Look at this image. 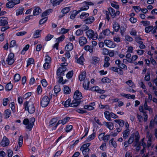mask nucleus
Here are the masks:
<instances>
[{"label": "nucleus", "instance_id": "e433bc0d", "mask_svg": "<svg viewBox=\"0 0 157 157\" xmlns=\"http://www.w3.org/2000/svg\"><path fill=\"white\" fill-rule=\"evenodd\" d=\"M21 78L20 75L18 74H16L15 75L14 77V80L15 82H17Z\"/></svg>", "mask_w": 157, "mask_h": 157}, {"label": "nucleus", "instance_id": "864d4df0", "mask_svg": "<svg viewBox=\"0 0 157 157\" xmlns=\"http://www.w3.org/2000/svg\"><path fill=\"white\" fill-rule=\"evenodd\" d=\"M82 151V154L84 155H88L89 153L90 149L89 148H87L85 149H83L81 150Z\"/></svg>", "mask_w": 157, "mask_h": 157}, {"label": "nucleus", "instance_id": "c9c22d12", "mask_svg": "<svg viewBox=\"0 0 157 157\" xmlns=\"http://www.w3.org/2000/svg\"><path fill=\"white\" fill-rule=\"evenodd\" d=\"M90 84V82L88 81L87 83H86V81H85L84 82L83 84V86L84 88V89L86 90H88L89 86Z\"/></svg>", "mask_w": 157, "mask_h": 157}, {"label": "nucleus", "instance_id": "37998d69", "mask_svg": "<svg viewBox=\"0 0 157 157\" xmlns=\"http://www.w3.org/2000/svg\"><path fill=\"white\" fill-rule=\"evenodd\" d=\"M144 138L142 139L141 140L140 143H139V144L140 146H142L144 148H145L147 146L146 144L144 142Z\"/></svg>", "mask_w": 157, "mask_h": 157}, {"label": "nucleus", "instance_id": "79ce46f5", "mask_svg": "<svg viewBox=\"0 0 157 157\" xmlns=\"http://www.w3.org/2000/svg\"><path fill=\"white\" fill-rule=\"evenodd\" d=\"M29 47V44H27L21 51V54L24 55L25 53V51L28 49Z\"/></svg>", "mask_w": 157, "mask_h": 157}, {"label": "nucleus", "instance_id": "6e6552de", "mask_svg": "<svg viewBox=\"0 0 157 157\" xmlns=\"http://www.w3.org/2000/svg\"><path fill=\"white\" fill-rule=\"evenodd\" d=\"M71 118L69 117H66L64 118L62 120H59V121L57 123L56 125L53 127V129H55L57 126L60 124L62 123L63 124H66L68 121Z\"/></svg>", "mask_w": 157, "mask_h": 157}, {"label": "nucleus", "instance_id": "c03bdc74", "mask_svg": "<svg viewBox=\"0 0 157 157\" xmlns=\"http://www.w3.org/2000/svg\"><path fill=\"white\" fill-rule=\"evenodd\" d=\"M11 114V111L9 109H6L5 111V117L6 118L9 117Z\"/></svg>", "mask_w": 157, "mask_h": 157}, {"label": "nucleus", "instance_id": "8fccbe9b", "mask_svg": "<svg viewBox=\"0 0 157 157\" xmlns=\"http://www.w3.org/2000/svg\"><path fill=\"white\" fill-rule=\"evenodd\" d=\"M95 136V133H93L91 135L89 136V137L87 138V140L88 141H90L91 140L93 139Z\"/></svg>", "mask_w": 157, "mask_h": 157}, {"label": "nucleus", "instance_id": "7ed1b4c3", "mask_svg": "<svg viewBox=\"0 0 157 157\" xmlns=\"http://www.w3.org/2000/svg\"><path fill=\"white\" fill-rule=\"evenodd\" d=\"M25 110L28 111L30 114L33 113L35 111L34 105L32 102L25 101L24 103Z\"/></svg>", "mask_w": 157, "mask_h": 157}, {"label": "nucleus", "instance_id": "a18cd8bd", "mask_svg": "<svg viewBox=\"0 0 157 157\" xmlns=\"http://www.w3.org/2000/svg\"><path fill=\"white\" fill-rule=\"evenodd\" d=\"M101 81L103 83H109L111 82V80L107 77H105L102 79Z\"/></svg>", "mask_w": 157, "mask_h": 157}, {"label": "nucleus", "instance_id": "f704fd0d", "mask_svg": "<svg viewBox=\"0 0 157 157\" xmlns=\"http://www.w3.org/2000/svg\"><path fill=\"white\" fill-rule=\"evenodd\" d=\"M69 30V29H67L64 28H62L61 29V31L59 33V34H65L67 33Z\"/></svg>", "mask_w": 157, "mask_h": 157}, {"label": "nucleus", "instance_id": "412c9836", "mask_svg": "<svg viewBox=\"0 0 157 157\" xmlns=\"http://www.w3.org/2000/svg\"><path fill=\"white\" fill-rule=\"evenodd\" d=\"M108 10L111 16L113 18L116 16V12L115 10L111 7L109 8Z\"/></svg>", "mask_w": 157, "mask_h": 157}, {"label": "nucleus", "instance_id": "0e129e2a", "mask_svg": "<svg viewBox=\"0 0 157 157\" xmlns=\"http://www.w3.org/2000/svg\"><path fill=\"white\" fill-rule=\"evenodd\" d=\"M72 128V126L71 125H68L67 126L66 128V132H70Z\"/></svg>", "mask_w": 157, "mask_h": 157}, {"label": "nucleus", "instance_id": "9d476101", "mask_svg": "<svg viewBox=\"0 0 157 157\" xmlns=\"http://www.w3.org/2000/svg\"><path fill=\"white\" fill-rule=\"evenodd\" d=\"M104 43L109 48H114L116 47V44L113 41L109 40H105Z\"/></svg>", "mask_w": 157, "mask_h": 157}, {"label": "nucleus", "instance_id": "a19ab883", "mask_svg": "<svg viewBox=\"0 0 157 157\" xmlns=\"http://www.w3.org/2000/svg\"><path fill=\"white\" fill-rule=\"evenodd\" d=\"M89 15L88 13L85 12L82 13L80 16V18L82 19H84L88 17Z\"/></svg>", "mask_w": 157, "mask_h": 157}, {"label": "nucleus", "instance_id": "20e7f679", "mask_svg": "<svg viewBox=\"0 0 157 157\" xmlns=\"http://www.w3.org/2000/svg\"><path fill=\"white\" fill-rule=\"evenodd\" d=\"M135 139V142L136 143V145L137 144L140 139V136L138 132L135 133H133L131 135L128 141V144L132 143L134 141V139Z\"/></svg>", "mask_w": 157, "mask_h": 157}, {"label": "nucleus", "instance_id": "bf43d9fd", "mask_svg": "<svg viewBox=\"0 0 157 157\" xmlns=\"http://www.w3.org/2000/svg\"><path fill=\"white\" fill-rule=\"evenodd\" d=\"M47 18L46 17H44L41 19L40 20L39 22V24L40 25L43 24L45 22L47 21Z\"/></svg>", "mask_w": 157, "mask_h": 157}, {"label": "nucleus", "instance_id": "13d9d810", "mask_svg": "<svg viewBox=\"0 0 157 157\" xmlns=\"http://www.w3.org/2000/svg\"><path fill=\"white\" fill-rule=\"evenodd\" d=\"M103 33L104 35L108 36L110 34V32L109 29H107L104 30L103 31Z\"/></svg>", "mask_w": 157, "mask_h": 157}, {"label": "nucleus", "instance_id": "393cba45", "mask_svg": "<svg viewBox=\"0 0 157 157\" xmlns=\"http://www.w3.org/2000/svg\"><path fill=\"white\" fill-rule=\"evenodd\" d=\"M7 1L9 2L6 4V6L7 8H11L15 6L11 0H7Z\"/></svg>", "mask_w": 157, "mask_h": 157}, {"label": "nucleus", "instance_id": "338daca9", "mask_svg": "<svg viewBox=\"0 0 157 157\" xmlns=\"http://www.w3.org/2000/svg\"><path fill=\"white\" fill-rule=\"evenodd\" d=\"M109 53L108 50L106 48L103 49L102 54L104 55H107Z\"/></svg>", "mask_w": 157, "mask_h": 157}, {"label": "nucleus", "instance_id": "680f3d73", "mask_svg": "<svg viewBox=\"0 0 157 157\" xmlns=\"http://www.w3.org/2000/svg\"><path fill=\"white\" fill-rule=\"evenodd\" d=\"M53 37V35L48 34L46 36L45 38V40L46 41H49Z\"/></svg>", "mask_w": 157, "mask_h": 157}, {"label": "nucleus", "instance_id": "0eeeda50", "mask_svg": "<svg viewBox=\"0 0 157 157\" xmlns=\"http://www.w3.org/2000/svg\"><path fill=\"white\" fill-rule=\"evenodd\" d=\"M14 54L13 53H10L8 55V57L6 60V62L9 65H12L14 62L13 59Z\"/></svg>", "mask_w": 157, "mask_h": 157}, {"label": "nucleus", "instance_id": "052dcab7", "mask_svg": "<svg viewBox=\"0 0 157 157\" xmlns=\"http://www.w3.org/2000/svg\"><path fill=\"white\" fill-rule=\"evenodd\" d=\"M109 142L115 148L117 147V143L115 141H113V138L111 139L109 141Z\"/></svg>", "mask_w": 157, "mask_h": 157}, {"label": "nucleus", "instance_id": "423d86ee", "mask_svg": "<svg viewBox=\"0 0 157 157\" xmlns=\"http://www.w3.org/2000/svg\"><path fill=\"white\" fill-rule=\"evenodd\" d=\"M49 101V98L48 96L45 95L41 98L40 101L41 106L43 107H45L48 105Z\"/></svg>", "mask_w": 157, "mask_h": 157}, {"label": "nucleus", "instance_id": "6ab92c4d", "mask_svg": "<svg viewBox=\"0 0 157 157\" xmlns=\"http://www.w3.org/2000/svg\"><path fill=\"white\" fill-rule=\"evenodd\" d=\"M41 9L38 7H35V9L33 11V14L34 15H37L41 12Z\"/></svg>", "mask_w": 157, "mask_h": 157}, {"label": "nucleus", "instance_id": "f257e3e1", "mask_svg": "<svg viewBox=\"0 0 157 157\" xmlns=\"http://www.w3.org/2000/svg\"><path fill=\"white\" fill-rule=\"evenodd\" d=\"M73 98L74 99L72 101L73 103L71 105L72 107H76L80 103V100L82 98V93L77 90L75 92Z\"/></svg>", "mask_w": 157, "mask_h": 157}, {"label": "nucleus", "instance_id": "de8ad7c7", "mask_svg": "<svg viewBox=\"0 0 157 157\" xmlns=\"http://www.w3.org/2000/svg\"><path fill=\"white\" fill-rule=\"evenodd\" d=\"M84 60V59L83 56H81L77 60V62L81 64H82L83 63V61Z\"/></svg>", "mask_w": 157, "mask_h": 157}, {"label": "nucleus", "instance_id": "4d7b16f0", "mask_svg": "<svg viewBox=\"0 0 157 157\" xmlns=\"http://www.w3.org/2000/svg\"><path fill=\"white\" fill-rule=\"evenodd\" d=\"M34 62V59L32 58H30L29 59L27 67H28L30 65L33 64Z\"/></svg>", "mask_w": 157, "mask_h": 157}, {"label": "nucleus", "instance_id": "72a5a7b5", "mask_svg": "<svg viewBox=\"0 0 157 157\" xmlns=\"http://www.w3.org/2000/svg\"><path fill=\"white\" fill-rule=\"evenodd\" d=\"M152 134L149 133V132H147L146 139L148 140H152Z\"/></svg>", "mask_w": 157, "mask_h": 157}, {"label": "nucleus", "instance_id": "a211bd4d", "mask_svg": "<svg viewBox=\"0 0 157 157\" xmlns=\"http://www.w3.org/2000/svg\"><path fill=\"white\" fill-rule=\"evenodd\" d=\"M86 73L85 71L82 72L80 75L79 77L80 81H82L84 80L86 77Z\"/></svg>", "mask_w": 157, "mask_h": 157}, {"label": "nucleus", "instance_id": "c756f323", "mask_svg": "<svg viewBox=\"0 0 157 157\" xmlns=\"http://www.w3.org/2000/svg\"><path fill=\"white\" fill-rule=\"evenodd\" d=\"M90 143H88L87 144H83L80 148V150H82L83 149L85 150L87 148H89L88 147L90 146Z\"/></svg>", "mask_w": 157, "mask_h": 157}, {"label": "nucleus", "instance_id": "b1692460", "mask_svg": "<svg viewBox=\"0 0 157 157\" xmlns=\"http://www.w3.org/2000/svg\"><path fill=\"white\" fill-rule=\"evenodd\" d=\"M92 63L94 64H96L98 63L100 59L97 57L94 56L92 57Z\"/></svg>", "mask_w": 157, "mask_h": 157}, {"label": "nucleus", "instance_id": "bb28decb", "mask_svg": "<svg viewBox=\"0 0 157 157\" xmlns=\"http://www.w3.org/2000/svg\"><path fill=\"white\" fill-rule=\"evenodd\" d=\"M71 100V99H68L65 102L64 104V106L65 107H68L69 106L72 107L71 105V104H72L73 102L70 103Z\"/></svg>", "mask_w": 157, "mask_h": 157}, {"label": "nucleus", "instance_id": "473e14b6", "mask_svg": "<svg viewBox=\"0 0 157 157\" xmlns=\"http://www.w3.org/2000/svg\"><path fill=\"white\" fill-rule=\"evenodd\" d=\"M13 87V85L11 82L8 83L6 86L5 89L6 90H11Z\"/></svg>", "mask_w": 157, "mask_h": 157}, {"label": "nucleus", "instance_id": "603ef678", "mask_svg": "<svg viewBox=\"0 0 157 157\" xmlns=\"http://www.w3.org/2000/svg\"><path fill=\"white\" fill-rule=\"evenodd\" d=\"M123 63H127L126 62H128L130 63H132V59L131 58H127V59H123Z\"/></svg>", "mask_w": 157, "mask_h": 157}, {"label": "nucleus", "instance_id": "774afa93", "mask_svg": "<svg viewBox=\"0 0 157 157\" xmlns=\"http://www.w3.org/2000/svg\"><path fill=\"white\" fill-rule=\"evenodd\" d=\"M16 42L15 40H12L11 41L10 45V47H14L16 44Z\"/></svg>", "mask_w": 157, "mask_h": 157}, {"label": "nucleus", "instance_id": "2eb2a0df", "mask_svg": "<svg viewBox=\"0 0 157 157\" xmlns=\"http://www.w3.org/2000/svg\"><path fill=\"white\" fill-rule=\"evenodd\" d=\"M130 133V130L129 129H126L122 132L123 137V139H126L128 137Z\"/></svg>", "mask_w": 157, "mask_h": 157}, {"label": "nucleus", "instance_id": "aec40b11", "mask_svg": "<svg viewBox=\"0 0 157 157\" xmlns=\"http://www.w3.org/2000/svg\"><path fill=\"white\" fill-rule=\"evenodd\" d=\"M73 48V44L70 42H69L66 46L65 49L67 51H71Z\"/></svg>", "mask_w": 157, "mask_h": 157}, {"label": "nucleus", "instance_id": "9b49d317", "mask_svg": "<svg viewBox=\"0 0 157 157\" xmlns=\"http://www.w3.org/2000/svg\"><path fill=\"white\" fill-rule=\"evenodd\" d=\"M79 42L80 46H83L87 43V39L85 37L82 36L79 37Z\"/></svg>", "mask_w": 157, "mask_h": 157}, {"label": "nucleus", "instance_id": "f8f14e48", "mask_svg": "<svg viewBox=\"0 0 157 157\" xmlns=\"http://www.w3.org/2000/svg\"><path fill=\"white\" fill-rule=\"evenodd\" d=\"M7 18L6 17H0V26H4L8 24Z\"/></svg>", "mask_w": 157, "mask_h": 157}, {"label": "nucleus", "instance_id": "f03ea898", "mask_svg": "<svg viewBox=\"0 0 157 157\" xmlns=\"http://www.w3.org/2000/svg\"><path fill=\"white\" fill-rule=\"evenodd\" d=\"M35 121V119L33 117H31L29 120L28 118H25L24 120L23 123L24 124L27 125L26 128L30 131L33 126Z\"/></svg>", "mask_w": 157, "mask_h": 157}, {"label": "nucleus", "instance_id": "5fc2aeb1", "mask_svg": "<svg viewBox=\"0 0 157 157\" xmlns=\"http://www.w3.org/2000/svg\"><path fill=\"white\" fill-rule=\"evenodd\" d=\"M56 121V119L55 118L52 119L49 122V126L52 127L54 125Z\"/></svg>", "mask_w": 157, "mask_h": 157}, {"label": "nucleus", "instance_id": "58836bf2", "mask_svg": "<svg viewBox=\"0 0 157 157\" xmlns=\"http://www.w3.org/2000/svg\"><path fill=\"white\" fill-rule=\"evenodd\" d=\"M136 42L139 44V47L140 49H144L145 48V46L143 44V43L142 41H138V40H137Z\"/></svg>", "mask_w": 157, "mask_h": 157}, {"label": "nucleus", "instance_id": "dca6fc26", "mask_svg": "<svg viewBox=\"0 0 157 157\" xmlns=\"http://www.w3.org/2000/svg\"><path fill=\"white\" fill-rule=\"evenodd\" d=\"M84 49L86 52H89L90 53H92L93 52V46H90L89 45H86L84 47Z\"/></svg>", "mask_w": 157, "mask_h": 157}, {"label": "nucleus", "instance_id": "69168bd1", "mask_svg": "<svg viewBox=\"0 0 157 157\" xmlns=\"http://www.w3.org/2000/svg\"><path fill=\"white\" fill-rule=\"evenodd\" d=\"M65 36L64 35H62L60 37L56 39V41L57 42H59L60 41H62L64 39Z\"/></svg>", "mask_w": 157, "mask_h": 157}, {"label": "nucleus", "instance_id": "6e6d98bb", "mask_svg": "<svg viewBox=\"0 0 157 157\" xmlns=\"http://www.w3.org/2000/svg\"><path fill=\"white\" fill-rule=\"evenodd\" d=\"M76 35L77 36H79L83 34V32L82 29L77 30L75 32Z\"/></svg>", "mask_w": 157, "mask_h": 157}, {"label": "nucleus", "instance_id": "e2e57ef3", "mask_svg": "<svg viewBox=\"0 0 157 157\" xmlns=\"http://www.w3.org/2000/svg\"><path fill=\"white\" fill-rule=\"evenodd\" d=\"M73 73L72 71H69L66 75L67 78L68 79L71 78L73 76Z\"/></svg>", "mask_w": 157, "mask_h": 157}, {"label": "nucleus", "instance_id": "39448f33", "mask_svg": "<svg viewBox=\"0 0 157 157\" xmlns=\"http://www.w3.org/2000/svg\"><path fill=\"white\" fill-rule=\"evenodd\" d=\"M86 34L89 39H92L93 40L97 39L98 35L97 33H94L93 30L91 29L88 30L86 32Z\"/></svg>", "mask_w": 157, "mask_h": 157}, {"label": "nucleus", "instance_id": "ea45409f", "mask_svg": "<svg viewBox=\"0 0 157 157\" xmlns=\"http://www.w3.org/2000/svg\"><path fill=\"white\" fill-rule=\"evenodd\" d=\"M23 141V137L22 136H21L19 138L18 141L19 146L20 147H21L22 145Z\"/></svg>", "mask_w": 157, "mask_h": 157}, {"label": "nucleus", "instance_id": "a878e982", "mask_svg": "<svg viewBox=\"0 0 157 157\" xmlns=\"http://www.w3.org/2000/svg\"><path fill=\"white\" fill-rule=\"evenodd\" d=\"M114 121L118 123L120 127H122L124 124V122L121 120H115Z\"/></svg>", "mask_w": 157, "mask_h": 157}, {"label": "nucleus", "instance_id": "ddd939ff", "mask_svg": "<svg viewBox=\"0 0 157 157\" xmlns=\"http://www.w3.org/2000/svg\"><path fill=\"white\" fill-rule=\"evenodd\" d=\"M9 143V139L6 136H4L1 143V145L3 147H5L8 145Z\"/></svg>", "mask_w": 157, "mask_h": 157}, {"label": "nucleus", "instance_id": "1a4fd4ad", "mask_svg": "<svg viewBox=\"0 0 157 157\" xmlns=\"http://www.w3.org/2000/svg\"><path fill=\"white\" fill-rule=\"evenodd\" d=\"M89 90L93 91H96L98 93L101 94H103L105 92L104 90H101L97 86H94L90 88Z\"/></svg>", "mask_w": 157, "mask_h": 157}, {"label": "nucleus", "instance_id": "7c9ffc66", "mask_svg": "<svg viewBox=\"0 0 157 157\" xmlns=\"http://www.w3.org/2000/svg\"><path fill=\"white\" fill-rule=\"evenodd\" d=\"M70 9L69 7H66L63 9L61 10L62 13L64 14L68 13L70 11Z\"/></svg>", "mask_w": 157, "mask_h": 157}, {"label": "nucleus", "instance_id": "49530a36", "mask_svg": "<svg viewBox=\"0 0 157 157\" xmlns=\"http://www.w3.org/2000/svg\"><path fill=\"white\" fill-rule=\"evenodd\" d=\"M41 31V30H37L36 31L35 33L33 34V36L35 38H37L39 37V35L40 34V32Z\"/></svg>", "mask_w": 157, "mask_h": 157}, {"label": "nucleus", "instance_id": "2f4dec72", "mask_svg": "<svg viewBox=\"0 0 157 157\" xmlns=\"http://www.w3.org/2000/svg\"><path fill=\"white\" fill-rule=\"evenodd\" d=\"M64 92L65 94H68L71 92V90L68 86H65L64 88Z\"/></svg>", "mask_w": 157, "mask_h": 157}, {"label": "nucleus", "instance_id": "cd10ccee", "mask_svg": "<svg viewBox=\"0 0 157 157\" xmlns=\"http://www.w3.org/2000/svg\"><path fill=\"white\" fill-rule=\"evenodd\" d=\"M54 90L55 93L57 94L60 91V88L59 85H56L54 87Z\"/></svg>", "mask_w": 157, "mask_h": 157}, {"label": "nucleus", "instance_id": "4468645a", "mask_svg": "<svg viewBox=\"0 0 157 157\" xmlns=\"http://www.w3.org/2000/svg\"><path fill=\"white\" fill-rule=\"evenodd\" d=\"M94 20V18L93 16H90L89 17L85 19L84 21L86 24H90L93 23Z\"/></svg>", "mask_w": 157, "mask_h": 157}, {"label": "nucleus", "instance_id": "f3484780", "mask_svg": "<svg viewBox=\"0 0 157 157\" xmlns=\"http://www.w3.org/2000/svg\"><path fill=\"white\" fill-rule=\"evenodd\" d=\"M103 123L110 130H112L113 128V124L112 122H108L106 121L103 122Z\"/></svg>", "mask_w": 157, "mask_h": 157}, {"label": "nucleus", "instance_id": "c85d7f7f", "mask_svg": "<svg viewBox=\"0 0 157 157\" xmlns=\"http://www.w3.org/2000/svg\"><path fill=\"white\" fill-rule=\"evenodd\" d=\"M52 10L51 9H49L48 10L45 11L42 14V17H45L48 15L50 13L52 12Z\"/></svg>", "mask_w": 157, "mask_h": 157}, {"label": "nucleus", "instance_id": "09e8293b", "mask_svg": "<svg viewBox=\"0 0 157 157\" xmlns=\"http://www.w3.org/2000/svg\"><path fill=\"white\" fill-rule=\"evenodd\" d=\"M152 30V26H149L145 28V31L146 33H149Z\"/></svg>", "mask_w": 157, "mask_h": 157}, {"label": "nucleus", "instance_id": "3c124183", "mask_svg": "<svg viewBox=\"0 0 157 157\" xmlns=\"http://www.w3.org/2000/svg\"><path fill=\"white\" fill-rule=\"evenodd\" d=\"M45 63H44V66H45L46 64L48 65L47 63H51V58L49 56H46V58L45 59Z\"/></svg>", "mask_w": 157, "mask_h": 157}, {"label": "nucleus", "instance_id": "5701e85b", "mask_svg": "<svg viewBox=\"0 0 157 157\" xmlns=\"http://www.w3.org/2000/svg\"><path fill=\"white\" fill-rule=\"evenodd\" d=\"M105 116V118L109 121H111V119L110 118V113L109 111H106L104 113Z\"/></svg>", "mask_w": 157, "mask_h": 157}, {"label": "nucleus", "instance_id": "4be33fe9", "mask_svg": "<svg viewBox=\"0 0 157 157\" xmlns=\"http://www.w3.org/2000/svg\"><path fill=\"white\" fill-rule=\"evenodd\" d=\"M113 28L115 31L117 32L119 30L120 26L119 24L117 22H115L113 25Z\"/></svg>", "mask_w": 157, "mask_h": 157}, {"label": "nucleus", "instance_id": "4c0bfd02", "mask_svg": "<svg viewBox=\"0 0 157 157\" xmlns=\"http://www.w3.org/2000/svg\"><path fill=\"white\" fill-rule=\"evenodd\" d=\"M144 108L146 110H148L149 111V112H151L152 111V109L151 108H150L147 105V102L146 101H145V102L144 103Z\"/></svg>", "mask_w": 157, "mask_h": 157}]
</instances>
